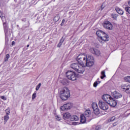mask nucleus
<instances>
[{"label":"nucleus","mask_w":130,"mask_h":130,"mask_svg":"<svg viewBox=\"0 0 130 130\" xmlns=\"http://www.w3.org/2000/svg\"><path fill=\"white\" fill-rule=\"evenodd\" d=\"M114 119H115V117H112L111 118V121H113V120H114Z\"/></svg>","instance_id":"obj_37"},{"label":"nucleus","mask_w":130,"mask_h":130,"mask_svg":"<svg viewBox=\"0 0 130 130\" xmlns=\"http://www.w3.org/2000/svg\"><path fill=\"white\" fill-rule=\"evenodd\" d=\"M100 83H101V82L100 81H95L94 83H93V87H94L95 88H96V87H97V86L99 84H100Z\"/></svg>","instance_id":"obj_28"},{"label":"nucleus","mask_w":130,"mask_h":130,"mask_svg":"<svg viewBox=\"0 0 130 130\" xmlns=\"http://www.w3.org/2000/svg\"><path fill=\"white\" fill-rule=\"evenodd\" d=\"M101 128V126L100 125H98L95 127V130H100Z\"/></svg>","instance_id":"obj_35"},{"label":"nucleus","mask_w":130,"mask_h":130,"mask_svg":"<svg viewBox=\"0 0 130 130\" xmlns=\"http://www.w3.org/2000/svg\"><path fill=\"white\" fill-rule=\"evenodd\" d=\"M91 113H92V112H91V110H87L85 111L84 116L86 118L90 117V116H91Z\"/></svg>","instance_id":"obj_17"},{"label":"nucleus","mask_w":130,"mask_h":130,"mask_svg":"<svg viewBox=\"0 0 130 130\" xmlns=\"http://www.w3.org/2000/svg\"><path fill=\"white\" fill-rule=\"evenodd\" d=\"M3 26H4L5 34V35H7V33L8 32V25H7V22H4L3 21Z\"/></svg>","instance_id":"obj_18"},{"label":"nucleus","mask_w":130,"mask_h":130,"mask_svg":"<svg viewBox=\"0 0 130 130\" xmlns=\"http://www.w3.org/2000/svg\"><path fill=\"white\" fill-rule=\"evenodd\" d=\"M71 121H74L75 120V121H77L79 120V117H77L76 115H73L71 117Z\"/></svg>","instance_id":"obj_19"},{"label":"nucleus","mask_w":130,"mask_h":130,"mask_svg":"<svg viewBox=\"0 0 130 130\" xmlns=\"http://www.w3.org/2000/svg\"><path fill=\"white\" fill-rule=\"evenodd\" d=\"M55 117L56 120H58V121H59V120H60V119H61V118L59 116V115H56L55 116Z\"/></svg>","instance_id":"obj_32"},{"label":"nucleus","mask_w":130,"mask_h":130,"mask_svg":"<svg viewBox=\"0 0 130 130\" xmlns=\"http://www.w3.org/2000/svg\"><path fill=\"white\" fill-rule=\"evenodd\" d=\"M115 10L116 11V12H117V13H118V14H119V15H123L124 12L123 11V10H122L121 9L119 8L118 7H116L115 8Z\"/></svg>","instance_id":"obj_14"},{"label":"nucleus","mask_w":130,"mask_h":130,"mask_svg":"<svg viewBox=\"0 0 130 130\" xmlns=\"http://www.w3.org/2000/svg\"><path fill=\"white\" fill-rule=\"evenodd\" d=\"M29 45H27L26 47H29Z\"/></svg>","instance_id":"obj_45"},{"label":"nucleus","mask_w":130,"mask_h":130,"mask_svg":"<svg viewBox=\"0 0 130 130\" xmlns=\"http://www.w3.org/2000/svg\"><path fill=\"white\" fill-rule=\"evenodd\" d=\"M9 58H10V54H7L5 58V61H8V60H9Z\"/></svg>","instance_id":"obj_29"},{"label":"nucleus","mask_w":130,"mask_h":130,"mask_svg":"<svg viewBox=\"0 0 130 130\" xmlns=\"http://www.w3.org/2000/svg\"><path fill=\"white\" fill-rule=\"evenodd\" d=\"M9 115H6L4 116V124H6V123H7V121H8V120H9Z\"/></svg>","instance_id":"obj_23"},{"label":"nucleus","mask_w":130,"mask_h":130,"mask_svg":"<svg viewBox=\"0 0 130 130\" xmlns=\"http://www.w3.org/2000/svg\"><path fill=\"white\" fill-rule=\"evenodd\" d=\"M71 117L72 115H71V113L69 112H66L63 114V117L64 119H69V118Z\"/></svg>","instance_id":"obj_16"},{"label":"nucleus","mask_w":130,"mask_h":130,"mask_svg":"<svg viewBox=\"0 0 130 130\" xmlns=\"http://www.w3.org/2000/svg\"><path fill=\"white\" fill-rule=\"evenodd\" d=\"M111 17L112 19L116 21L117 20V17H118V14L113 13L111 15Z\"/></svg>","instance_id":"obj_20"},{"label":"nucleus","mask_w":130,"mask_h":130,"mask_svg":"<svg viewBox=\"0 0 130 130\" xmlns=\"http://www.w3.org/2000/svg\"><path fill=\"white\" fill-rule=\"evenodd\" d=\"M86 120H87L86 117H85L84 114H81L80 116V122H81V123H85Z\"/></svg>","instance_id":"obj_15"},{"label":"nucleus","mask_w":130,"mask_h":130,"mask_svg":"<svg viewBox=\"0 0 130 130\" xmlns=\"http://www.w3.org/2000/svg\"><path fill=\"white\" fill-rule=\"evenodd\" d=\"M121 89H122L124 92H126L127 94H130V85H128V84H122L121 86Z\"/></svg>","instance_id":"obj_9"},{"label":"nucleus","mask_w":130,"mask_h":130,"mask_svg":"<svg viewBox=\"0 0 130 130\" xmlns=\"http://www.w3.org/2000/svg\"><path fill=\"white\" fill-rule=\"evenodd\" d=\"M99 106L102 110H107L108 109V104L103 102L102 101L99 102Z\"/></svg>","instance_id":"obj_7"},{"label":"nucleus","mask_w":130,"mask_h":130,"mask_svg":"<svg viewBox=\"0 0 130 130\" xmlns=\"http://www.w3.org/2000/svg\"><path fill=\"white\" fill-rule=\"evenodd\" d=\"M92 108L93 110L99 108L98 105H97V104H96V103H93L92 104Z\"/></svg>","instance_id":"obj_22"},{"label":"nucleus","mask_w":130,"mask_h":130,"mask_svg":"<svg viewBox=\"0 0 130 130\" xmlns=\"http://www.w3.org/2000/svg\"><path fill=\"white\" fill-rule=\"evenodd\" d=\"M124 81H125V82L130 83V76H127L126 77H124Z\"/></svg>","instance_id":"obj_26"},{"label":"nucleus","mask_w":130,"mask_h":130,"mask_svg":"<svg viewBox=\"0 0 130 130\" xmlns=\"http://www.w3.org/2000/svg\"><path fill=\"white\" fill-rule=\"evenodd\" d=\"M88 58V56L85 55L84 54H80L77 58V60L78 63H74L71 65V69L74 70L75 72H77L79 74H84L85 72V69L86 68V61Z\"/></svg>","instance_id":"obj_1"},{"label":"nucleus","mask_w":130,"mask_h":130,"mask_svg":"<svg viewBox=\"0 0 130 130\" xmlns=\"http://www.w3.org/2000/svg\"><path fill=\"white\" fill-rule=\"evenodd\" d=\"M128 6L130 7V1L128 2Z\"/></svg>","instance_id":"obj_43"},{"label":"nucleus","mask_w":130,"mask_h":130,"mask_svg":"<svg viewBox=\"0 0 130 130\" xmlns=\"http://www.w3.org/2000/svg\"><path fill=\"white\" fill-rule=\"evenodd\" d=\"M37 93L36 92H35L33 94H32V99H35L36 98V96H37Z\"/></svg>","instance_id":"obj_33"},{"label":"nucleus","mask_w":130,"mask_h":130,"mask_svg":"<svg viewBox=\"0 0 130 130\" xmlns=\"http://www.w3.org/2000/svg\"><path fill=\"white\" fill-rule=\"evenodd\" d=\"M64 22H66V20L63 19L62 20L61 23L60 24V26H63L64 25Z\"/></svg>","instance_id":"obj_36"},{"label":"nucleus","mask_w":130,"mask_h":130,"mask_svg":"<svg viewBox=\"0 0 130 130\" xmlns=\"http://www.w3.org/2000/svg\"><path fill=\"white\" fill-rule=\"evenodd\" d=\"M96 34L98 37H100L101 40H99L101 43H102V41H109V36L106 34L105 32L102 30L97 31ZM102 40V41H101Z\"/></svg>","instance_id":"obj_3"},{"label":"nucleus","mask_w":130,"mask_h":130,"mask_svg":"<svg viewBox=\"0 0 130 130\" xmlns=\"http://www.w3.org/2000/svg\"><path fill=\"white\" fill-rule=\"evenodd\" d=\"M14 44H15V42L14 41H13L12 43V45H14Z\"/></svg>","instance_id":"obj_44"},{"label":"nucleus","mask_w":130,"mask_h":130,"mask_svg":"<svg viewBox=\"0 0 130 130\" xmlns=\"http://www.w3.org/2000/svg\"><path fill=\"white\" fill-rule=\"evenodd\" d=\"M0 17L1 18L2 20V22H4V16H2V15H0Z\"/></svg>","instance_id":"obj_40"},{"label":"nucleus","mask_w":130,"mask_h":130,"mask_svg":"<svg viewBox=\"0 0 130 130\" xmlns=\"http://www.w3.org/2000/svg\"><path fill=\"white\" fill-rule=\"evenodd\" d=\"M108 104H109V105H110V106H111L112 107H115V106L117 105V103L115 101V99L113 98L111 100V101Z\"/></svg>","instance_id":"obj_13"},{"label":"nucleus","mask_w":130,"mask_h":130,"mask_svg":"<svg viewBox=\"0 0 130 130\" xmlns=\"http://www.w3.org/2000/svg\"><path fill=\"white\" fill-rule=\"evenodd\" d=\"M103 26L104 28L107 29V30H112L113 29L112 23L108 21H105L103 24Z\"/></svg>","instance_id":"obj_6"},{"label":"nucleus","mask_w":130,"mask_h":130,"mask_svg":"<svg viewBox=\"0 0 130 130\" xmlns=\"http://www.w3.org/2000/svg\"><path fill=\"white\" fill-rule=\"evenodd\" d=\"M6 115H10V110H6Z\"/></svg>","instance_id":"obj_34"},{"label":"nucleus","mask_w":130,"mask_h":130,"mask_svg":"<svg viewBox=\"0 0 130 130\" xmlns=\"http://www.w3.org/2000/svg\"><path fill=\"white\" fill-rule=\"evenodd\" d=\"M102 76H101V79H103L105 77H106V75H105V71H102L101 72Z\"/></svg>","instance_id":"obj_24"},{"label":"nucleus","mask_w":130,"mask_h":130,"mask_svg":"<svg viewBox=\"0 0 130 130\" xmlns=\"http://www.w3.org/2000/svg\"><path fill=\"white\" fill-rule=\"evenodd\" d=\"M93 113H94V114H95V115H99V114H100V111L99 110V108L93 110Z\"/></svg>","instance_id":"obj_21"},{"label":"nucleus","mask_w":130,"mask_h":130,"mask_svg":"<svg viewBox=\"0 0 130 130\" xmlns=\"http://www.w3.org/2000/svg\"><path fill=\"white\" fill-rule=\"evenodd\" d=\"M73 105L71 103H68L64 104L63 106H61L60 109L62 111H66V110H69L71 109Z\"/></svg>","instance_id":"obj_8"},{"label":"nucleus","mask_w":130,"mask_h":130,"mask_svg":"<svg viewBox=\"0 0 130 130\" xmlns=\"http://www.w3.org/2000/svg\"><path fill=\"white\" fill-rule=\"evenodd\" d=\"M105 7V6H103V4L102 5L101 7V10H103V9H104Z\"/></svg>","instance_id":"obj_38"},{"label":"nucleus","mask_w":130,"mask_h":130,"mask_svg":"<svg viewBox=\"0 0 130 130\" xmlns=\"http://www.w3.org/2000/svg\"><path fill=\"white\" fill-rule=\"evenodd\" d=\"M63 42V40H62V39L60 40L59 43L57 45V47H60V46H61Z\"/></svg>","instance_id":"obj_27"},{"label":"nucleus","mask_w":130,"mask_h":130,"mask_svg":"<svg viewBox=\"0 0 130 130\" xmlns=\"http://www.w3.org/2000/svg\"><path fill=\"white\" fill-rule=\"evenodd\" d=\"M113 98L109 94H104L102 96V99L104 101H105L107 104H109V102L111 101Z\"/></svg>","instance_id":"obj_10"},{"label":"nucleus","mask_w":130,"mask_h":130,"mask_svg":"<svg viewBox=\"0 0 130 130\" xmlns=\"http://www.w3.org/2000/svg\"><path fill=\"white\" fill-rule=\"evenodd\" d=\"M91 130H93V128H92L91 129Z\"/></svg>","instance_id":"obj_46"},{"label":"nucleus","mask_w":130,"mask_h":130,"mask_svg":"<svg viewBox=\"0 0 130 130\" xmlns=\"http://www.w3.org/2000/svg\"><path fill=\"white\" fill-rule=\"evenodd\" d=\"M66 77L69 80H71V81H76L78 79V74L75 72L68 71L66 72Z\"/></svg>","instance_id":"obj_4"},{"label":"nucleus","mask_w":130,"mask_h":130,"mask_svg":"<svg viewBox=\"0 0 130 130\" xmlns=\"http://www.w3.org/2000/svg\"><path fill=\"white\" fill-rule=\"evenodd\" d=\"M77 124H78V123L75 122H73V125H77Z\"/></svg>","instance_id":"obj_41"},{"label":"nucleus","mask_w":130,"mask_h":130,"mask_svg":"<svg viewBox=\"0 0 130 130\" xmlns=\"http://www.w3.org/2000/svg\"><path fill=\"white\" fill-rule=\"evenodd\" d=\"M125 11L126 12H127V13H128V14H130V7H125Z\"/></svg>","instance_id":"obj_30"},{"label":"nucleus","mask_w":130,"mask_h":130,"mask_svg":"<svg viewBox=\"0 0 130 130\" xmlns=\"http://www.w3.org/2000/svg\"><path fill=\"white\" fill-rule=\"evenodd\" d=\"M1 98L2 99H3V100H6V98L5 97V96H2Z\"/></svg>","instance_id":"obj_39"},{"label":"nucleus","mask_w":130,"mask_h":130,"mask_svg":"<svg viewBox=\"0 0 130 130\" xmlns=\"http://www.w3.org/2000/svg\"><path fill=\"white\" fill-rule=\"evenodd\" d=\"M94 60V57L93 56L88 55L87 56V58L86 59V61L85 62V67H88V68H91V67H93V65L94 64V62L93 60Z\"/></svg>","instance_id":"obj_5"},{"label":"nucleus","mask_w":130,"mask_h":130,"mask_svg":"<svg viewBox=\"0 0 130 130\" xmlns=\"http://www.w3.org/2000/svg\"><path fill=\"white\" fill-rule=\"evenodd\" d=\"M41 87V83H39L37 86L36 88V91H38L39 90V88Z\"/></svg>","instance_id":"obj_31"},{"label":"nucleus","mask_w":130,"mask_h":130,"mask_svg":"<svg viewBox=\"0 0 130 130\" xmlns=\"http://www.w3.org/2000/svg\"><path fill=\"white\" fill-rule=\"evenodd\" d=\"M90 51L91 52V53H93V54H95V55L98 56L100 55V51H99L98 49L91 48L90 49Z\"/></svg>","instance_id":"obj_12"},{"label":"nucleus","mask_w":130,"mask_h":130,"mask_svg":"<svg viewBox=\"0 0 130 130\" xmlns=\"http://www.w3.org/2000/svg\"><path fill=\"white\" fill-rule=\"evenodd\" d=\"M60 98L62 100H68L69 97L71 96V93H70V90L68 87H64L60 90Z\"/></svg>","instance_id":"obj_2"},{"label":"nucleus","mask_w":130,"mask_h":130,"mask_svg":"<svg viewBox=\"0 0 130 130\" xmlns=\"http://www.w3.org/2000/svg\"><path fill=\"white\" fill-rule=\"evenodd\" d=\"M112 95L116 99H118L122 97V94L119 92L118 91H115L113 92H112Z\"/></svg>","instance_id":"obj_11"},{"label":"nucleus","mask_w":130,"mask_h":130,"mask_svg":"<svg viewBox=\"0 0 130 130\" xmlns=\"http://www.w3.org/2000/svg\"><path fill=\"white\" fill-rule=\"evenodd\" d=\"M59 19H60V17H59V16L58 15H57L56 16L54 17V19H53V20L55 21V22H57L59 20Z\"/></svg>","instance_id":"obj_25"},{"label":"nucleus","mask_w":130,"mask_h":130,"mask_svg":"<svg viewBox=\"0 0 130 130\" xmlns=\"http://www.w3.org/2000/svg\"><path fill=\"white\" fill-rule=\"evenodd\" d=\"M21 21H22V22H26V19L23 18V19H21Z\"/></svg>","instance_id":"obj_42"}]
</instances>
